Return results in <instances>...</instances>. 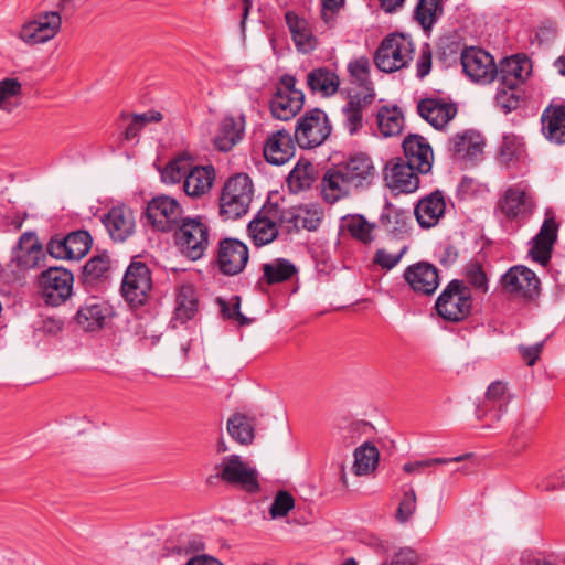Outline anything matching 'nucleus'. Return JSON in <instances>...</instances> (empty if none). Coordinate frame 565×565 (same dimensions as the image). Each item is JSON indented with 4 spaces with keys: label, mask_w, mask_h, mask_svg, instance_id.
<instances>
[{
    "label": "nucleus",
    "mask_w": 565,
    "mask_h": 565,
    "mask_svg": "<svg viewBox=\"0 0 565 565\" xmlns=\"http://www.w3.org/2000/svg\"><path fill=\"white\" fill-rule=\"evenodd\" d=\"M61 28L62 17L58 11H43L22 24L18 38L28 45L43 44L54 39Z\"/></svg>",
    "instance_id": "obj_12"
},
{
    "label": "nucleus",
    "mask_w": 565,
    "mask_h": 565,
    "mask_svg": "<svg viewBox=\"0 0 565 565\" xmlns=\"http://www.w3.org/2000/svg\"><path fill=\"white\" fill-rule=\"evenodd\" d=\"M268 212L277 223H287L289 230H300L301 210L302 209H288L285 210L278 204L267 206Z\"/></svg>",
    "instance_id": "obj_50"
},
{
    "label": "nucleus",
    "mask_w": 565,
    "mask_h": 565,
    "mask_svg": "<svg viewBox=\"0 0 565 565\" xmlns=\"http://www.w3.org/2000/svg\"><path fill=\"white\" fill-rule=\"evenodd\" d=\"M443 0H419L415 8V20L427 31L443 15Z\"/></svg>",
    "instance_id": "obj_44"
},
{
    "label": "nucleus",
    "mask_w": 565,
    "mask_h": 565,
    "mask_svg": "<svg viewBox=\"0 0 565 565\" xmlns=\"http://www.w3.org/2000/svg\"><path fill=\"white\" fill-rule=\"evenodd\" d=\"M183 212L181 203L175 198L159 194L147 203L145 215L154 231L169 233L175 231L185 218Z\"/></svg>",
    "instance_id": "obj_8"
},
{
    "label": "nucleus",
    "mask_w": 565,
    "mask_h": 565,
    "mask_svg": "<svg viewBox=\"0 0 565 565\" xmlns=\"http://www.w3.org/2000/svg\"><path fill=\"white\" fill-rule=\"evenodd\" d=\"M248 259V247L239 239L227 237L218 242L215 260L222 274L234 276L242 273Z\"/></svg>",
    "instance_id": "obj_16"
},
{
    "label": "nucleus",
    "mask_w": 565,
    "mask_h": 565,
    "mask_svg": "<svg viewBox=\"0 0 565 565\" xmlns=\"http://www.w3.org/2000/svg\"><path fill=\"white\" fill-rule=\"evenodd\" d=\"M254 186L246 173H237L224 183L220 198V215L224 220H237L245 215L253 200Z\"/></svg>",
    "instance_id": "obj_2"
},
{
    "label": "nucleus",
    "mask_w": 565,
    "mask_h": 565,
    "mask_svg": "<svg viewBox=\"0 0 565 565\" xmlns=\"http://www.w3.org/2000/svg\"><path fill=\"white\" fill-rule=\"evenodd\" d=\"M472 303L470 287L463 280L452 279L437 297L435 309L444 320L461 322L470 316Z\"/></svg>",
    "instance_id": "obj_3"
},
{
    "label": "nucleus",
    "mask_w": 565,
    "mask_h": 565,
    "mask_svg": "<svg viewBox=\"0 0 565 565\" xmlns=\"http://www.w3.org/2000/svg\"><path fill=\"white\" fill-rule=\"evenodd\" d=\"M305 95L296 88V78L292 75L281 76L279 85L269 102L270 113L274 118L289 120L303 107Z\"/></svg>",
    "instance_id": "obj_11"
},
{
    "label": "nucleus",
    "mask_w": 565,
    "mask_h": 565,
    "mask_svg": "<svg viewBox=\"0 0 565 565\" xmlns=\"http://www.w3.org/2000/svg\"><path fill=\"white\" fill-rule=\"evenodd\" d=\"M364 426L362 422H349L340 426L338 430V441L343 447L353 446L360 440Z\"/></svg>",
    "instance_id": "obj_54"
},
{
    "label": "nucleus",
    "mask_w": 565,
    "mask_h": 565,
    "mask_svg": "<svg viewBox=\"0 0 565 565\" xmlns=\"http://www.w3.org/2000/svg\"><path fill=\"white\" fill-rule=\"evenodd\" d=\"M518 152V145L513 136H504L500 148V156L502 160L511 161Z\"/></svg>",
    "instance_id": "obj_61"
},
{
    "label": "nucleus",
    "mask_w": 565,
    "mask_h": 565,
    "mask_svg": "<svg viewBox=\"0 0 565 565\" xmlns=\"http://www.w3.org/2000/svg\"><path fill=\"white\" fill-rule=\"evenodd\" d=\"M376 119L379 130L384 137L397 136L403 131L404 116L402 110L396 106L392 108L386 106L381 107L377 111Z\"/></svg>",
    "instance_id": "obj_42"
},
{
    "label": "nucleus",
    "mask_w": 565,
    "mask_h": 565,
    "mask_svg": "<svg viewBox=\"0 0 565 565\" xmlns=\"http://www.w3.org/2000/svg\"><path fill=\"white\" fill-rule=\"evenodd\" d=\"M349 82L358 96H366L371 94L375 98L374 85L371 79V63L366 56L354 58L348 63Z\"/></svg>",
    "instance_id": "obj_31"
},
{
    "label": "nucleus",
    "mask_w": 565,
    "mask_h": 565,
    "mask_svg": "<svg viewBox=\"0 0 565 565\" xmlns=\"http://www.w3.org/2000/svg\"><path fill=\"white\" fill-rule=\"evenodd\" d=\"M431 68V53L430 51L423 50L417 61V76L424 78Z\"/></svg>",
    "instance_id": "obj_64"
},
{
    "label": "nucleus",
    "mask_w": 565,
    "mask_h": 565,
    "mask_svg": "<svg viewBox=\"0 0 565 565\" xmlns=\"http://www.w3.org/2000/svg\"><path fill=\"white\" fill-rule=\"evenodd\" d=\"M416 168L402 158L390 160L384 170V179L388 188L401 193H412L419 186Z\"/></svg>",
    "instance_id": "obj_17"
},
{
    "label": "nucleus",
    "mask_w": 565,
    "mask_h": 565,
    "mask_svg": "<svg viewBox=\"0 0 565 565\" xmlns=\"http://www.w3.org/2000/svg\"><path fill=\"white\" fill-rule=\"evenodd\" d=\"M191 161L186 156H179L170 160L161 170L160 175L163 183L175 184L185 180Z\"/></svg>",
    "instance_id": "obj_46"
},
{
    "label": "nucleus",
    "mask_w": 565,
    "mask_h": 565,
    "mask_svg": "<svg viewBox=\"0 0 565 565\" xmlns=\"http://www.w3.org/2000/svg\"><path fill=\"white\" fill-rule=\"evenodd\" d=\"M374 224L360 214L347 215L341 220V228L364 245H369L374 241Z\"/></svg>",
    "instance_id": "obj_41"
},
{
    "label": "nucleus",
    "mask_w": 565,
    "mask_h": 565,
    "mask_svg": "<svg viewBox=\"0 0 565 565\" xmlns=\"http://www.w3.org/2000/svg\"><path fill=\"white\" fill-rule=\"evenodd\" d=\"M286 24L290 31L297 50L301 53H309L317 47L318 41L313 35L309 22L292 11L285 14Z\"/></svg>",
    "instance_id": "obj_32"
},
{
    "label": "nucleus",
    "mask_w": 565,
    "mask_h": 565,
    "mask_svg": "<svg viewBox=\"0 0 565 565\" xmlns=\"http://www.w3.org/2000/svg\"><path fill=\"white\" fill-rule=\"evenodd\" d=\"M465 277L476 292L487 294L489 291V277L480 263L470 262L467 264Z\"/></svg>",
    "instance_id": "obj_48"
},
{
    "label": "nucleus",
    "mask_w": 565,
    "mask_h": 565,
    "mask_svg": "<svg viewBox=\"0 0 565 565\" xmlns=\"http://www.w3.org/2000/svg\"><path fill=\"white\" fill-rule=\"evenodd\" d=\"M371 94L358 96L353 90H348V100L342 107L343 127L350 136L356 135L363 128V111L373 103Z\"/></svg>",
    "instance_id": "obj_29"
},
{
    "label": "nucleus",
    "mask_w": 565,
    "mask_h": 565,
    "mask_svg": "<svg viewBox=\"0 0 565 565\" xmlns=\"http://www.w3.org/2000/svg\"><path fill=\"white\" fill-rule=\"evenodd\" d=\"M446 201L440 190H435L430 194L422 198L414 209V215L423 228H430L438 224L444 216Z\"/></svg>",
    "instance_id": "obj_27"
},
{
    "label": "nucleus",
    "mask_w": 565,
    "mask_h": 565,
    "mask_svg": "<svg viewBox=\"0 0 565 565\" xmlns=\"http://www.w3.org/2000/svg\"><path fill=\"white\" fill-rule=\"evenodd\" d=\"M438 51L445 57L457 55L460 51V44L450 38H443L439 41Z\"/></svg>",
    "instance_id": "obj_63"
},
{
    "label": "nucleus",
    "mask_w": 565,
    "mask_h": 565,
    "mask_svg": "<svg viewBox=\"0 0 565 565\" xmlns=\"http://www.w3.org/2000/svg\"><path fill=\"white\" fill-rule=\"evenodd\" d=\"M222 312L226 318L237 320L242 326L248 323V319L239 310V297H235V302L232 306L223 301Z\"/></svg>",
    "instance_id": "obj_59"
},
{
    "label": "nucleus",
    "mask_w": 565,
    "mask_h": 565,
    "mask_svg": "<svg viewBox=\"0 0 565 565\" xmlns=\"http://www.w3.org/2000/svg\"><path fill=\"white\" fill-rule=\"evenodd\" d=\"M295 499L294 497L285 491L280 490L276 493L274 501L269 508V514L271 519H278L286 516L288 512L294 509Z\"/></svg>",
    "instance_id": "obj_55"
},
{
    "label": "nucleus",
    "mask_w": 565,
    "mask_h": 565,
    "mask_svg": "<svg viewBox=\"0 0 565 565\" xmlns=\"http://www.w3.org/2000/svg\"><path fill=\"white\" fill-rule=\"evenodd\" d=\"M102 222L114 242L122 243L135 233L134 212L125 204L113 206Z\"/></svg>",
    "instance_id": "obj_21"
},
{
    "label": "nucleus",
    "mask_w": 565,
    "mask_h": 565,
    "mask_svg": "<svg viewBox=\"0 0 565 565\" xmlns=\"http://www.w3.org/2000/svg\"><path fill=\"white\" fill-rule=\"evenodd\" d=\"M543 350V343H536L534 345L525 347L520 345L519 347V353L521 354L522 359L525 361V363L529 366H533L536 361L540 359V355Z\"/></svg>",
    "instance_id": "obj_58"
},
{
    "label": "nucleus",
    "mask_w": 565,
    "mask_h": 565,
    "mask_svg": "<svg viewBox=\"0 0 565 565\" xmlns=\"http://www.w3.org/2000/svg\"><path fill=\"white\" fill-rule=\"evenodd\" d=\"M497 105L505 113H510L519 107L520 95L518 88H508L504 84L499 83L495 94Z\"/></svg>",
    "instance_id": "obj_53"
},
{
    "label": "nucleus",
    "mask_w": 565,
    "mask_h": 565,
    "mask_svg": "<svg viewBox=\"0 0 565 565\" xmlns=\"http://www.w3.org/2000/svg\"><path fill=\"white\" fill-rule=\"evenodd\" d=\"M43 255L42 244L34 233H23L15 248V260L18 266L24 269H31L39 266Z\"/></svg>",
    "instance_id": "obj_35"
},
{
    "label": "nucleus",
    "mask_w": 565,
    "mask_h": 565,
    "mask_svg": "<svg viewBox=\"0 0 565 565\" xmlns=\"http://www.w3.org/2000/svg\"><path fill=\"white\" fill-rule=\"evenodd\" d=\"M417 498L414 489L409 488L404 492L403 498L398 504L395 518L399 523L407 522L416 511Z\"/></svg>",
    "instance_id": "obj_56"
},
{
    "label": "nucleus",
    "mask_w": 565,
    "mask_h": 565,
    "mask_svg": "<svg viewBox=\"0 0 565 565\" xmlns=\"http://www.w3.org/2000/svg\"><path fill=\"white\" fill-rule=\"evenodd\" d=\"M227 431L239 444L247 445L254 439V428L245 415L235 414L227 420Z\"/></svg>",
    "instance_id": "obj_47"
},
{
    "label": "nucleus",
    "mask_w": 565,
    "mask_h": 565,
    "mask_svg": "<svg viewBox=\"0 0 565 565\" xmlns=\"http://www.w3.org/2000/svg\"><path fill=\"white\" fill-rule=\"evenodd\" d=\"M405 161L416 168L417 172L426 174L431 170L434 153L427 140L419 135H408L403 141Z\"/></svg>",
    "instance_id": "obj_25"
},
{
    "label": "nucleus",
    "mask_w": 565,
    "mask_h": 565,
    "mask_svg": "<svg viewBox=\"0 0 565 565\" xmlns=\"http://www.w3.org/2000/svg\"><path fill=\"white\" fill-rule=\"evenodd\" d=\"M331 134V126L327 114L313 108L306 111L295 128V140L302 149H312L322 145Z\"/></svg>",
    "instance_id": "obj_10"
},
{
    "label": "nucleus",
    "mask_w": 565,
    "mask_h": 565,
    "mask_svg": "<svg viewBox=\"0 0 565 565\" xmlns=\"http://www.w3.org/2000/svg\"><path fill=\"white\" fill-rule=\"evenodd\" d=\"M463 73L476 83H490L495 78L498 67L494 58L479 47H466L460 53Z\"/></svg>",
    "instance_id": "obj_15"
},
{
    "label": "nucleus",
    "mask_w": 565,
    "mask_h": 565,
    "mask_svg": "<svg viewBox=\"0 0 565 565\" xmlns=\"http://www.w3.org/2000/svg\"><path fill=\"white\" fill-rule=\"evenodd\" d=\"M295 143L289 131L280 129L267 136L263 153L270 164L281 166L295 154Z\"/></svg>",
    "instance_id": "obj_26"
},
{
    "label": "nucleus",
    "mask_w": 565,
    "mask_h": 565,
    "mask_svg": "<svg viewBox=\"0 0 565 565\" xmlns=\"http://www.w3.org/2000/svg\"><path fill=\"white\" fill-rule=\"evenodd\" d=\"M244 135V118L241 117L236 120L234 117H224L220 122L218 130L214 137V146L217 150L227 152L237 142H239Z\"/></svg>",
    "instance_id": "obj_37"
},
{
    "label": "nucleus",
    "mask_w": 565,
    "mask_h": 565,
    "mask_svg": "<svg viewBox=\"0 0 565 565\" xmlns=\"http://www.w3.org/2000/svg\"><path fill=\"white\" fill-rule=\"evenodd\" d=\"M497 67L495 77L508 88H519L531 72L530 61L520 55L503 58Z\"/></svg>",
    "instance_id": "obj_28"
},
{
    "label": "nucleus",
    "mask_w": 565,
    "mask_h": 565,
    "mask_svg": "<svg viewBox=\"0 0 565 565\" xmlns=\"http://www.w3.org/2000/svg\"><path fill=\"white\" fill-rule=\"evenodd\" d=\"M559 225L553 216L546 217L539 233L531 239L529 256L533 262L546 267L552 258V253L558 237Z\"/></svg>",
    "instance_id": "obj_18"
},
{
    "label": "nucleus",
    "mask_w": 565,
    "mask_h": 565,
    "mask_svg": "<svg viewBox=\"0 0 565 565\" xmlns=\"http://www.w3.org/2000/svg\"><path fill=\"white\" fill-rule=\"evenodd\" d=\"M403 277L414 292L423 296L433 295L440 282L438 269L428 262L407 266Z\"/></svg>",
    "instance_id": "obj_19"
},
{
    "label": "nucleus",
    "mask_w": 565,
    "mask_h": 565,
    "mask_svg": "<svg viewBox=\"0 0 565 565\" xmlns=\"http://www.w3.org/2000/svg\"><path fill=\"white\" fill-rule=\"evenodd\" d=\"M344 0H321V18L329 23Z\"/></svg>",
    "instance_id": "obj_62"
},
{
    "label": "nucleus",
    "mask_w": 565,
    "mask_h": 565,
    "mask_svg": "<svg viewBox=\"0 0 565 565\" xmlns=\"http://www.w3.org/2000/svg\"><path fill=\"white\" fill-rule=\"evenodd\" d=\"M174 241L185 257L198 260L210 245V228L200 216L185 217L174 231Z\"/></svg>",
    "instance_id": "obj_5"
},
{
    "label": "nucleus",
    "mask_w": 565,
    "mask_h": 565,
    "mask_svg": "<svg viewBox=\"0 0 565 565\" xmlns=\"http://www.w3.org/2000/svg\"><path fill=\"white\" fill-rule=\"evenodd\" d=\"M22 92V84L18 78L7 77L0 81V108L8 111L11 110L8 105V100L12 97L19 96Z\"/></svg>",
    "instance_id": "obj_57"
},
{
    "label": "nucleus",
    "mask_w": 565,
    "mask_h": 565,
    "mask_svg": "<svg viewBox=\"0 0 565 565\" xmlns=\"http://www.w3.org/2000/svg\"><path fill=\"white\" fill-rule=\"evenodd\" d=\"M408 249L407 245H403L397 252L392 253L386 248H379L373 256V264L384 270H391L402 260Z\"/></svg>",
    "instance_id": "obj_52"
},
{
    "label": "nucleus",
    "mask_w": 565,
    "mask_h": 565,
    "mask_svg": "<svg viewBox=\"0 0 565 565\" xmlns=\"http://www.w3.org/2000/svg\"><path fill=\"white\" fill-rule=\"evenodd\" d=\"M312 166L307 163L301 167L297 164L288 177V185L294 192H299L306 189H309L312 183L311 177Z\"/></svg>",
    "instance_id": "obj_51"
},
{
    "label": "nucleus",
    "mask_w": 565,
    "mask_h": 565,
    "mask_svg": "<svg viewBox=\"0 0 565 565\" xmlns=\"http://www.w3.org/2000/svg\"><path fill=\"white\" fill-rule=\"evenodd\" d=\"M375 179V167L370 156L355 153L329 169L321 182V192L328 203H334L352 190H364Z\"/></svg>",
    "instance_id": "obj_1"
},
{
    "label": "nucleus",
    "mask_w": 565,
    "mask_h": 565,
    "mask_svg": "<svg viewBox=\"0 0 565 565\" xmlns=\"http://www.w3.org/2000/svg\"><path fill=\"white\" fill-rule=\"evenodd\" d=\"M108 312L109 309L104 301L92 297L79 307L75 320L84 331H94L104 326Z\"/></svg>",
    "instance_id": "obj_33"
},
{
    "label": "nucleus",
    "mask_w": 565,
    "mask_h": 565,
    "mask_svg": "<svg viewBox=\"0 0 565 565\" xmlns=\"http://www.w3.org/2000/svg\"><path fill=\"white\" fill-rule=\"evenodd\" d=\"M152 290V275L146 263L136 256L127 267L122 282L121 294L130 307L145 306Z\"/></svg>",
    "instance_id": "obj_6"
},
{
    "label": "nucleus",
    "mask_w": 565,
    "mask_h": 565,
    "mask_svg": "<svg viewBox=\"0 0 565 565\" xmlns=\"http://www.w3.org/2000/svg\"><path fill=\"white\" fill-rule=\"evenodd\" d=\"M215 180L213 166H193L191 163L183 181V191L190 198H201L209 193Z\"/></svg>",
    "instance_id": "obj_30"
},
{
    "label": "nucleus",
    "mask_w": 565,
    "mask_h": 565,
    "mask_svg": "<svg viewBox=\"0 0 565 565\" xmlns=\"http://www.w3.org/2000/svg\"><path fill=\"white\" fill-rule=\"evenodd\" d=\"M198 307L199 302L194 288L190 285L181 286L177 295L174 320L185 323L195 316Z\"/></svg>",
    "instance_id": "obj_40"
},
{
    "label": "nucleus",
    "mask_w": 565,
    "mask_h": 565,
    "mask_svg": "<svg viewBox=\"0 0 565 565\" xmlns=\"http://www.w3.org/2000/svg\"><path fill=\"white\" fill-rule=\"evenodd\" d=\"M484 146L483 137L473 129L457 132L448 140V151L455 159L477 160Z\"/></svg>",
    "instance_id": "obj_24"
},
{
    "label": "nucleus",
    "mask_w": 565,
    "mask_h": 565,
    "mask_svg": "<svg viewBox=\"0 0 565 565\" xmlns=\"http://www.w3.org/2000/svg\"><path fill=\"white\" fill-rule=\"evenodd\" d=\"M110 269V259L107 254L92 257L83 267L82 278L84 284L94 285L107 277Z\"/></svg>",
    "instance_id": "obj_45"
},
{
    "label": "nucleus",
    "mask_w": 565,
    "mask_h": 565,
    "mask_svg": "<svg viewBox=\"0 0 565 565\" xmlns=\"http://www.w3.org/2000/svg\"><path fill=\"white\" fill-rule=\"evenodd\" d=\"M510 402L507 395V385L503 382H492L486 392L484 401L477 409L479 419L489 420L490 427L493 423L500 422Z\"/></svg>",
    "instance_id": "obj_22"
},
{
    "label": "nucleus",
    "mask_w": 565,
    "mask_h": 565,
    "mask_svg": "<svg viewBox=\"0 0 565 565\" xmlns=\"http://www.w3.org/2000/svg\"><path fill=\"white\" fill-rule=\"evenodd\" d=\"M541 281L536 274L523 265L509 268L500 278V286L505 294L534 300L540 295Z\"/></svg>",
    "instance_id": "obj_13"
},
{
    "label": "nucleus",
    "mask_w": 565,
    "mask_h": 565,
    "mask_svg": "<svg viewBox=\"0 0 565 565\" xmlns=\"http://www.w3.org/2000/svg\"><path fill=\"white\" fill-rule=\"evenodd\" d=\"M418 115L435 129H444L458 113L457 105L441 98L427 97L417 103Z\"/></svg>",
    "instance_id": "obj_23"
},
{
    "label": "nucleus",
    "mask_w": 565,
    "mask_h": 565,
    "mask_svg": "<svg viewBox=\"0 0 565 565\" xmlns=\"http://www.w3.org/2000/svg\"><path fill=\"white\" fill-rule=\"evenodd\" d=\"M248 233L253 243L260 247L271 243L278 235L275 220L264 206L248 224Z\"/></svg>",
    "instance_id": "obj_34"
},
{
    "label": "nucleus",
    "mask_w": 565,
    "mask_h": 565,
    "mask_svg": "<svg viewBox=\"0 0 565 565\" xmlns=\"http://www.w3.org/2000/svg\"><path fill=\"white\" fill-rule=\"evenodd\" d=\"M73 282L72 271L62 267H49L38 277V290L47 306L57 307L71 297Z\"/></svg>",
    "instance_id": "obj_9"
},
{
    "label": "nucleus",
    "mask_w": 565,
    "mask_h": 565,
    "mask_svg": "<svg viewBox=\"0 0 565 565\" xmlns=\"http://www.w3.org/2000/svg\"><path fill=\"white\" fill-rule=\"evenodd\" d=\"M419 557L412 548L401 550L393 558L391 565H417Z\"/></svg>",
    "instance_id": "obj_60"
},
{
    "label": "nucleus",
    "mask_w": 565,
    "mask_h": 565,
    "mask_svg": "<svg viewBox=\"0 0 565 565\" xmlns=\"http://www.w3.org/2000/svg\"><path fill=\"white\" fill-rule=\"evenodd\" d=\"M214 470L215 473L210 475L206 479V483L210 486L223 481L231 486H237L250 493L259 490L256 470L248 467L237 455L224 457L221 463L214 467Z\"/></svg>",
    "instance_id": "obj_4"
},
{
    "label": "nucleus",
    "mask_w": 565,
    "mask_h": 565,
    "mask_svg": "<svg viewBox=\"0 0 565 565\" xmlns=\"http://www.w3.org/2000/svg\"><path fill=\"white\" fill-rule=\"evenodd\" d=\"M92 236L81 230L66 236L55 235L47 243V253L56 259H81L90 249Z\"/></svg>",
    "instance_id": "obj_14"
},
{
    "label": "nucleus",
    "mask_w": 565,
    "mask_h": 565,
    "mask_svg": "<svg viewBox=\"0 0 565 565\" xmlns=\"http://www.w3.org/2000/svg\"><path fill=\"white\" fill-rule=\"evenodd\" d=\"M544 136L555 142H565V105H550L542 114Z\"/></svg>",
    "instance_id": "obj_36"
},
{
    "label": "nucleus",
    "mask_w": 565,
    "mask_h": 565,
    "mask_svg": "<svg viewBox=\"0 0 565 565\" xmlns=\"http://www.w3.org/2000/svg\"><path fill=\"white\" fill-rule=\"evenodd\" d=\"M263 276L259 284L276 285L290 280L296 274V266L286 258H276L262 265Z\"/></svg>",
    "instance_id": "obj_39"
},
{
    "label": "nucleus",
    "mask_w": 565,
    "mask_h": 565,
    "mask_svg": "<svg viewBox=\"0 0 565 565\" xmlns=\"http://www.w3.org/2000/svg\"><path fill=\"white\" fill-rule=\"evenodd\" d=\"M408 218L407 212L396 207H388L381 216V222L388 232L403 233L406 231Z\"/></svg>",
    "instance_id": "obj_49"
},
{
    "label": "nucleus",
    "mask_w": 565,
    "mask_h": 565,
    "mask_svg": "<svg viewBox=\"0 0 565 565\" xmlns=\"http://www.w3.org/2000/svg\"><path fill=\"white\" fill-rule=\"evenodd\" d=\"M380 454L377 448L369 441H365L354 451L353 472L356 476L371 473L377 466Z\"/></svg>",
    "instance_id": "obj_43"
},
{
    "label": "nucleus",
    "mask_w": 565,
    "mask_h": 565,
    "mask_svg": "<svg viewBox=\"0 0 565 565\" xmlns=\"http://www.w3.org/2000/svg\"><path fill=\"white\" fill-rule=\"evenodd\" d=\"M534 206L532 196L520 185L510 186L499 201V209L508 220H526Z\"/></svg>",
    "instance_id": "obj_20"
},
{
    "label": "nucleus",
    "mask_w": 565,
    "mask_h": 565,
    "mask_svg": "<svg viewBox=\"0 0 565 565\" xmlns=\"http://www.w3.org/2000/svg\"><path fill=\"white\" fill-rule=\"evenodd\" d=\"M307 85L313 93L323 97L337 94L340 87V78L335 71L322 66L310 71L307 75Z\"/></svg>",
    "instance_id": "obj_38"
},
{
    "label": "nucleus",
    "mask_w": 565,
    "mask_h": 565,
    "mask_svg": "<svg viewBox=\"0 0 565 565\" xmlns=\"http://www.w3.org/2000/svg\"><path fill=\"white\" fill-rule=\"evenodd\" d=\"M413 42L399 33L386 35L374 53L376 67L385 73H392L405 67L412 60Z\"/></svg>",
    "instance_id": "obj_7"
}]
</instances>
